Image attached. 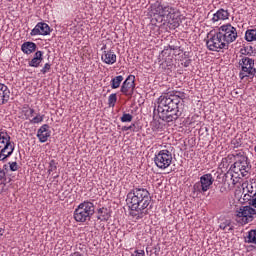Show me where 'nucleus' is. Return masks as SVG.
Returning <instances> with one entry per match:
<instances>
[{
	"label": "nucleus",
	"mask_w": 256,
	"mask_h": 256,
	"mask_svg": "<svg viewBox=\"0 0 256 256\" xmlns=\"http://www.w3.org/2000/svg\"><path fill=\"white\" fill-rule=\"evenodd\" d=\"M170 49H172L173 51H175V46H170Z\"/></svg>",
	"instance_id": "37998d69"
},
{
	"label": "nucleus",
	"mask_w": 256,
	"mask_h": 256,
	"mask_svg": "<svg viewBox=\"0 0 256 256\" xmlns=\"http://www.w3.org/2000/svg\"><path fill=\"white\" fill-rule=\"evenodd\" d=\"M4 177H5V170L0 168V181L1 179H4Z\"/></svg>",
	"instance_id": "79ce46f5"
},
{
	"label": "nucleus",
	"mask_w": 256,
	"mask_h": 256,
	"mask_svg": "<svg viewBox=\"0 0 256 256\" xmlns=\"http://www.w3.org/2000/svg\"><path fill=\"white\" fill-rule=\"evenodd\" d=\"M120 92L122 95H125L126 97L133 96V93H135V75H129L126 78V80L122 83Z\"/></svg>",
	"instance_id": "f8f14e48"
},
{
	"label": "nucleus",
	"mask_w": 256,
	"mask_h": 256,
	"mask_svg": "<svg viewBox=\"0 0 256 256\" xmlns=\"http://www.w3.org/2000/svg\"><path fill=\"white\" fill-rule=\"evenodd\" d=\"M95 215V204L91 201L80 203L74 210L73 218L76 223H87Z\"/></svg>",
	"instance_id": "39448f33"
},
{
	"label": "nucleus",
	"mask_w": 256,
	"mask_h": 256,
	"mask_svg": "<svg viewBox=\"0 0 256 256\" xmlns=\"http://www.w3.org/2000/svg\"><path fill=\"white\" fill-rule=\"evenodd\" d=\"M22 113L26 119H30V117H33V113H35V109L30 108L29 105H25L22 108Z\"/></svg>",
	"instance_id": "a878e982"
},
{
	"label": "nucleus",
	"mask_w": 256,
	"mask_h": 256,
	"mask_svg": "<svg viewBox=\"0 0 256 256\" xmlns=\"http://www.w3.org/2000/svg\"><path fill=\"white\" fill-rule=\"evenodd\" d=\"M231 144L233 145V147L237 148V147H241V145H243V142L241 138L236 137L231 141Z\"/></svg>",
	"instance_id": "72a5a7b5"
},
{
	"label": "nucleus",
	"mask_w": 256,
	"mask_h": 256,
	"mask_svg": "<svg viewBox=\"0 0 256 256\" xmlns=\"http://www.w3.org/2000/svg\"><path fill=\"white\" fill-rule=\"evenodd\" d=\"M154 163L158 169H168V167H171V163H173V154L167 149L160 150L154 155Z\"/></svg>",
	"instance_id": "6e6552de"
},
{
	"label": "nucleus",
	"mask_w": 256,
	"mask_h": 256,
	"mask_svg": "<svg viewBox=\"0 0 256 256\" xmlns=\"http://www.w3.org/2000/svg\"><path fill=\"white\" fill-rule=\"evenodd\" d=\"M219 228L222 231H233V227H231V220H225L224 222H221Z\"/></svg>",
	"instance_id": "bb28decb"
},
{
	"label": "nucleus",
	"mask_w": 256,
	"mask_h": 256,
	"mask_svg": "<svg viewBox=\"0 0 256 256\" xmlns=\"http://www.w3.org/2000/svg\"><path fill=\"white\" fill-rule=\"evenodd\" d=\"M3 229H0V237H2L3 233H2Z\"/></svg>",
	"instance_id": "c03bdc74"
},
{
	"label": "nucleus",
	"mask_w": 256,
	"mask_h": 256,
	"mask_svg": "<svg viewBox=\"0 0 256 256\" xmlns=\"http://www.w3.org/2000/svg\"><path fill=\"white\" fill-rule=\"evenodd\" d=\"M245 40L249 43L255 41L256 42V28L255 29H249L245 32Z\"/></svg>",
	"instance_id": "393cba45"
},
{
	"label": "nucleus",
	"mask_w": 256,
	"mask_h": 256,
	"mask_svg": "<svg viewBox=\"0 0 256 256\" xmlns=\"http://www.w3.org/2000/svg\"><path fill=\"white\" fill-rule=\"evenodd\" d=\"M185 99V93L172 92L170 94L162 95L158 98V117L166 123H173L177 121L181 113L179 112V105Z\"/></svg>",
	"instance_id": "f257e3e1"
},
{
	"label": "nucleus",
	"mask_w": 256,
	"mask_h": 256,
	"mask_svg": "<svg viewBox=\"0 0 256 256\" xmlns=\"http://www.w3.org/2000/svg\"><path fill=\"white\" fill-rule=\"evenodd\" d=\"M183 67H189L191 65V59H187L185 62L182 63Z\"/></svg>",
	"instance_id": "58836bf2"
},
{
	"label": "nucleus",
	"mask_w": 256,
	"mask_h": 256,
	"mask_svg": "<svg viewBox=\"0 0 256 256\" xmlns=\"http://www.w3.org/2000/svg\"><path fill=\"white\" fill-rule=\"evenodd\" d=\"M254 185L256 187V183L254 182ZM244 201H248L249 205L252 207H255L256 209V188H255V193L253 195L249 194H244Z\"/></svg>",
	"instance_id": "b1692460"
},
{
	"label": "nucleus",
	"mask_w": 256,
	"mask_h": 256,
	"mask_svg": "<svg viewBox=\"0 0 256 256\" xmlns=\"http://www.w3.org/2000/svg\"><path fill=\"white\" fill-rule=\"evenodd\" d=\"M133 127H135V124H132L130 126H124L123 131H131V129H133Z\"/></svg>",
	"instance_id": "4c0bfd02"
},
{
	"label": "nucleus",
	"mask_w": 256,
	"mask_h": 256,
	"mask_svg": "<svg viewBox=\"0 0 256 256\" xmlns=\"http://www.w3.org/2000/svg\"><path fill=\"white\" fill-rule=\"evenodd\" d=\"M116 103H117V94H115V93L110 94L109 97H108L109 107H115Z\"/></svg>",
	"instance_id": "c756f323"
},
{
	"label": "nucleus",
	"mask_w": 256,
	"mask_h": 256,
	"mask_svg": "<svg viewBox=\"0 0 256 256\" xmlns=\"http://www.w3.org/2000/svg\"><path fill=\"white\" fill-rule=\"evenodd\" d=\"M51 33V27L49 24L45 22H39L36 26L31 30L30 35L31 37H36V35H49Z\"/></svg>",
	"instance_id": "ddd939ff"
},
{
	"label": "nucleus",
	"mask_w": 256,
	"mask_h": 256,
	"mask_svg": "<svg viewBox=\"0 0 256 256\" xmlns=\"http://www.w3.org/2000/svg\"><path fill=\"white\" fill-rule=\"evenodd\" d=\"M103 49H107V46L104 45V46L102 47V51H103Z\"/></svg>",
	"instance_id": "a18cd8bd"
},
{
	"label": "nucleus",
	"mask_w": 256,
	"mask_h": 256,
	"mask_svg": "<svg viewBox=\"0 0 256 256\" xmlns=\"http://www.w3.org/2000/svg\"><path fill=\"white\" fill-rule=\"evenodd\" d=\"M120 120L122 123H131L133 121V116L131 114H123Z\"/></svg>",
	"instance_id": "2f4dec72"
},
{
	"label": "nucleus",
	"mask_w": 256,
	"mask_h": 256,
	"mask_svg": "<svg viewBox=\"0 0 256 256\" xmlns=\"http://www.w3.org/2000/svg\"><path fill=\"white\" fill-rule=\"evenodd\" d=\"M247 190L248 193L246 195H255V190H253V184H248Z\"/></svg>",
	"instance_id": "e433bc0d"
},
{
	"label": "nucleus",
	"mask_w": 256,
	"mask_h": 256,
	"mask_svg": "<svg viewBox=\"0 0 256 256\" xmlns=\"http://www.w3.org/2000/svg\"><path fill=\"white\" fill-rule=\"evenodd\" d=\"M21 51L24 55H31V53H35V51H37V44L30 41L24 42L21 45Z\"/></svg>",
	"instance_id": "aec40b11"
},
{
	"label": "nucleus",
	"mask_w": 256,
	"mask_h": 256,
	"mask_svg": "<svg viewBox=\"0 0 256 256\" xmlns=\"http://www.w3.org/2000/svg\"><path fill=\"white\" fill-rule=\"evenodd\" d=\"M240 53H241L242 55H249V51H247V48H242V49L240 50Z\"/></svg>",
	"instance_id": "ea45409f"
},
{
	"label": "nucleus",
	"mask_w": 256,
	"mask_h": 256,
	"mask_svg": "<svg viewBox=\"0 0 256 256\" xmlns=\"http://www.w3.org/2000/svg\"><path fill=\"white\" fill-rule=\"evenodd\" d=\"M247 239L248 243H254L256 245V229L249 231Z\"/></svg>",
	"instance_id": "c85d7f7f"
},
{
	"label": "nucleus",
	"mask_w": 256,
	"mask_h": 256,
	"mask_svg": "<svg viewBox=\"0 0 256 256\" xmlns=\"http://www.w3.org/2000/svg\"><path fill=\"white\" fill-rule=\"evenodd\" d=\"M14 151H15V143L8 142L6 145L2 147L0 151V161H5L8 157H11Z\"/></svg>",
	"instance_id": "4468645a"
},
{
	"label": "nucleus",
	"mask_w": 256,
	"mask_h": 256,
	"mask_svg": "<svg viewBox=\"0 0 256 256\" xmlns=\"http://www.w3.org/2000/svg\"><path fill=\"white\" fill-rule=\"evenodd\" d=\"M9 97H11L9 87L3 83H0V105H5V103L9 101Z\"/></svg>",
	"instance_id": "a211bd4d"
},
{
	"label": "nucleus",
	"mask_w": 256,
	"mask_h": 256,
	"mask_svg": "<svg viewBox=\"0 0 256 256\" xmlns=\"http://www.w3.org/2000/svg\"><path fill=\"white\" fill-rule=\"evenodd\" d=\"M43 119H45V115L37 114L31 121L30 123L32 124H39L43 123Z\"/></svg>",
	"instance_id": "7c9ffc66"
},
{
	"label": "nucleus",
	"mask_w": 256,
	"mask_h": 256,
	"mask_svg": "<svg viewBox=\"0 0 256 256\" xmlns=\"http://www.w3.org/2000/svg\"><path fill=\"white\" fill-rule=\"evenodd\" d=\"M131 256H145V250H135Z\"/></svg>",
	"instance_id": "c9c22d12"
},
{
	"label": "nucleus",
	"mask_w": 256,
	"mask_h": 256,
	"mask_svg": "<svg viewBox=\"0 0 256 256\" xmlns=\"http://www.w3.org/2000/svg\"><path fill=\"white\" fill-rule=\"evenodd\" d=\"M37 137L40 143H47L49 137H51V130L47 124H43L37 131Z\"/></svg>",
	"instance_id": "f3484780"
},
{
	"label": "nucleus",
	"mask_w": 256,
	"mask_h": 256,
	"mask_svg": "<svg viewBox=\"0 0 256 256\" xmlns=\"http://www.w3.org/2000/svg\"><path fill=\"white\" fill-rule=\"evenodd\" d=\"M57 165H59V163H57V161L55 160H51L49 162V166H48V174L51 175L52 173H57Z\"/></svg>",
	"instance_id": "cd10ccee"
},
{
	"label": "nucleus",
	"mask_w": 256,
	"mask_h": 256,
	"mask_svg": "<svg viewBox=\"0 0 256 256\" xmlns=\"http://www.w3.org/2000/svg\"><path fill=\"white\" fill-rule=\"evenodd\" d=\"M218 33L222 36V39H224L226 45L229 46L230 43H233L237 41V28H235L231 24H224L219 27Z\"/></svg>",
	"instance_id": "9b49d317"
},
{
	"label": "nucleus",
	"mask_w": 256,
	"mask_h": 256,
	"mask_svg": "<svg viewBox=\"0 0 256 256\" xmlns=\"http://www.w3.org/2000/svg\"><path fill=\"white\" fill-rule=\"evenodd\" d=\"M109 210L105 207L99 208L98 209V216L97 219L99 221H109Z\"/></svg>",
	"instance_id": "4be33fe9"
},
{
	"label": "nucleus",
	"mask_w": 256,
	"mask_h": 256,
	"mask_svg": "<svg viewBox=\"0 0 256 256\" xmlns=\"http://www.w3.org/2000/svg\"><path fill=\"white\" fill-rule=\"evenodd\" d=\"M43 51L38 50L33 55V58L28 62L29 67H40L41 63H43Z\"/></svg>",
	"instance_id": "6ab92c4d"
},
{
	"label": "nucleus",
	"mask_w": 256,
	"mask_h": 256,
	"mask_svg": "<svg viewBox=\"0 0 256 256\" xmlns=\"http://www.w3.org/2000/svg\"><path fill=\"white\" fill-rule=\"evenodd\" d=\"M229 16V10L220 8L213 14L211 22L219 23V21H227V19H229Z\"/></svg>",
	"instance_id": "dca6fc26"
},
{
	"label": "nucleus",
	"mask_w": 256,
	"mask_h": 256,
	"mask_svg": "<svg viewBox=\"0 0 256 256\" xmlns=\"http://www.w3.org/2000/svg\"><path fill=\"white\" fill-rule=\"evenodd\" d=\"M220 193H227V187L225 185L220 186Z\"/></svg>",
	"instance_id": "a19ab883"
},
{
	"label": "nucleus",
	"mask_w": 256,
	"mask_h": 256,
	"mask_svg": "<svg viewBox=\"0 0 256 256\" xmlns=\"http://www.w3.org/2000/svg\"><path fill=\"white\" fill-rule=\"evenodd\" d=\"M234 164L232 171L237 177H249L251 173V161L247 154L243 151H238L234 154Z\"/></svg>",
	"instance_id": "20e7f679"
},
{
	"label": "nucleus",
	"mask_w": 256,
	"mask_h": 256,
	"mask_svg": "<svg viewBox=\"0 0 256 256\" xmlns=\"http://www.w3.org/2000/svg\"><path fill=\"white\" fill-rule=\"evenodd\" d=\"M254 151H255V153H256V145L254 146Z\"/></svg>",
	"instance_id": "49530a36"
},
{
	"label": "nucleus",
	"mask_w": 256,
	"mask_h": 256,
	"mask_svg": "<svg viewBox=\"0 0 256 256\" xmlns=\"http://www.w3.org/2000/svg\"><path fill=\"white\" fill-rule=\"evenodd\" d=\"M101 60L106 65H115L117 63V54L113 50H105L102 53Z\"/></svg>",
	"instance_id": "2eb2a0df"
},
{
	"label": "nucleus",
	"mask_w": 256,
	"mask_h": 256,
	"mask_svg": "<svg viewBox=\"0 0 256 256\" xmlns=\"http://www.w3.org/2000/svg\"><path fill=\"white\" fill-rule=\"evenodd\" d=\"M130 216L137 221L147 215V207L151 205V194L145 188H133L126 197Z\"/></svg>",
	"instance_id": "f03ea898"
},
{
	"label": "nucleus",
	"mask_w": 256,
	"mask_h": 256,
	"mask_svg": "<svg viewBox=\"0 0 256 256\" xmlns=\"http://www.w3.org/2000/svg\"><path fill=\"white\" fill-rule=\"evenodd\" d=\"M215 183L213 174L207 173L200 177V181L193 185L194 193H207L211 189V186Z\"/></svg>",
	"instance_id": "1a4fd4ad"
},
{
	"label": "nucleus",
	"mask_w": 256,
	"mask_h": 256,
	"mask_svg": "<svg viewBox=\"0 0 256 256\" xmlns=\"http://www.w3.org/2000/svg\"><path fill=\"white\" fill-rule=\"evenodd\" d=\"M121 83H123V76H115L110 81L111 89H119V87H121Z\"/></svg>",
	"instance_id": "5701e85b"
},
{
	"label": "nucleus",
	"mask_w": 256,
	"mask_h": 256,
	"mask_svg": "<svg viewBox=\"0 0 256 256\" xmlns=\"http://www.w3.org/2000/svg\"><path fill=\"white\" fill-rule=\"evenodd\" d=\"M7 143H13L11 142V136H9L6 130L1 129L0 130V149H2L4 145H7Z\"/></svg>",
	"instance_id": "412c9836"
},
{
	"label": "nucleus",
	"mask_w": 256,
	"mask_h": 256,
	"mask_svg": "<svg viewBox=\"0 0 256 256\" xmlns=\"http://www.w3.org/2000/svg\"><path fill=\"white\" fill-rule=\"evenodd\" d=\"M151 13L159 23H166L169 29H177L181 25V12L169 5L155 2L151 5Z\"/></svg>",
	"instance_id": "7ed1b4c3"
},
{
	"label": "nucleus",
	"mask_w": 256,
	"mask_h": 256,
	"mask_svg": "<svg viewBox=\"0 0 256 256\" xmlns=\"http://www.w3.org/2000/svg\"><path fill=\"white\" fill-rule=\"evenodd\" d=\"M239 67L241 71L239 73V78L243 81L245 77H255L256 69H255V60L253 58H249L248 56H241L239 60Z\"/></svg>",
	"instance_id": "0eeeda50"
},
{
	"label": "nucleus",
	"mask_w": 256,
	"mask_h": 256,
	"mask_svg": "<svg viewBox=\"0 0 256 256\" xmlns=\"http://www.w3.org/2000/svg\"><path fill=\"white\" fill-rule=\"evenodd\" d=\"M49 71H51V64L46 63V64H44L43 68L40 70V73H42V75H47V73H49Z\"/></svg>",
	"instance_id": "473e14b6"
},
{
	"label": "nucleus",
	"mask_w": 256,
	"mask_h": 256,
	"mask_svg": "<svg viewBox=\"0 0 256 256\" xmlns=\"http://www.w3.org/2000/svg\"><path fill=\"white\" fill-rule=\"evenodd\" d=\"M206 46L209 51H216L217 53L221 49H227L229 47L219 31H210L207 34Z\"/></svg>",
	"instance_id": "423d86ee"
},
{
	"label": "nucleus",
	"mask_w": 256,
	"mask_h": 256,
	"mask_svg": "<svg viewBox=\"0 0 256 256\" xmlns=\"http://www.w3.org/2000/svg\"><path fill=\"white\" fill-rule=\"evenodd\" d=\"M10 171H18L19 165L17 162H9Z\"/></svg>",
	"instance_id": "f704fd0d"
},
{
	"label": "nucleus",
	"mask_w": 256,
	"mask_h": 256,
	"mask_svg": "<svg viewBox=\"0 0 256 256\" xmlns=\"http://www.w3.org/2000/svg\"><path fill=\"white\" fill-rule=\"evenodd\" d=\"M236 217L238 218L239 223H242V225H247V223H251V221L255 219L256 210L251 206H241L236 211Z\"/></svg>",
	"instance_id": "9d476101"
}]
</instances>
